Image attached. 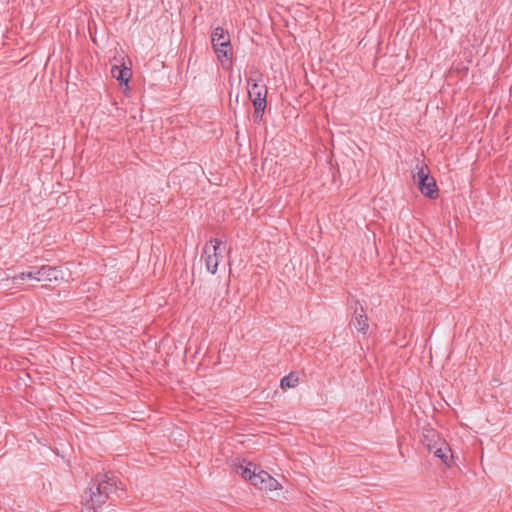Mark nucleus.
Returning <instances> with one entry per match:
<instances>
[{"instance_id":"1","label":"nucleus","mask_w":512,"mask_h":512,"mask_svg":"<svg viewBox=\"0 0 512 512\" xmlns=\"http://www.w3.org/2000/svg\"><path fill=\"white\" fill-rule=\"evenodd\" d=\"M235 471L259 491L272 493L283 489L276 478L252 462L242 461L235 466Z\"/></svg>"},{"instance_id":"2","label":"nucleus","mask_w":512,"mask_h":512,"mask_svg":"<svg viewBox=\"0 0 512 512\" xmlns=\"http://www.w3.org/2000/svg\"><path fill=\"white\" fill-rule=\"evenodd\" d=\"M116 490V483L107 476L99 481L90 484L82 496V512H96L109 498V495Z\"/></svg>"},{"instance_id":"3","label":"nucleus","mask_w":512,"mask_h":512,"mask_svg":"<svg viewBox=\"0 0 512 512\" xmlns=\"http://www.w3.org/2000/svg\"><path fill=\"white\" fill-rule=\"evenodd\" d=\"M423 443L429 452L439 458L444 465L447 467L452 466L453 455L451 448L446 440L443 439L436 431L427 430L423 435Z\"/></svg>"},{"instance_id":"4","label":"nucleus","mask_w":512,"mask_h":512,"mask_svg":"<svg viewBox=\"0 0 512 512\" xmlns=\"http://www.w3.org/2000/svg\"><path fill=\"white\" fill-rule=\"evenodd\" d=\"M211 42L222 66L224 68H229L231 66L232 56V46L229 33L223 28L217 27L212 32Z\"/></svg>"},{"instance_id":"5","label":"nucleus","mask_w":512,"mask_h":512,"mask_svg":"<svg viewBox=\"0 0 512 512\" xmlns=\"http://www.w3.org/2000/svg\"><path fill=\"white\" fill-rule=\"evenodd\" d=\"M224 251L225 245L219 239H212L204 246L203 257L206 268L211 274H215L217 272L218 265L223 257Z\"/></svg>"},{"instance_id":"6","label":"nucleus","mask_w":512,"mask_h":512,"mask_svg":"<svg viewBox=\"0 0 512 512\" xmlns=\"http://www.w3.org/2000/svg\"><path fill=\"white\" fill-rule=\"evenodd\" d=\"M413 181L425 197L430 199L438 197L436 181L430 176V171L426 165L418 167V171L413 175Z\"/></svg>"},{"instance_id":"7","label":"nucleus","mask_w":512,"mask_h":512,"mask_svg":"<svg viewBox=\"0 0 512 512\" xmlns=\"http://www.w3.org/2000/svg\"><path fill=\"white\" fill-rule=\"evenodd\" d=\"M248 95L255 108L254 118L261 119L266 107L267 88L259 84L257 79H250L248 82Z\"/></svg>"},{"instance_id":"8","label":"nucleus","mask_w":512,"mask_h":512,"mask_svg":"<svg viewBox=\"0 0 512 512\" xmlns=\"http://www.w3.org/2000/svg\"><path fill=\"white\" fill-rule=\"evenodd\" d=\"M126 55L120 53L118 56L114 57V61L116 62L111 67V75L117 81H119L120 85H124L126 90L129 89V81L132 78V70L131 67L126 64Z\"/></svg>"},{"instance_id":"9","label":"nucleus","mask_w":512,"mask_h":512,"mask_svg":"<svg viewBox=\"0 0 512 512\" xmlns=\"http://www.w3.org/2000/svg\"><path fill=\"white\" fill-rule=\"evenodd\" d=\"M40 276H42L44 282L60 284L69 281L70 272L68 269L64 270L61 267L42 265Z\"/></svg>"},{"instance_id":"10","label":"nucleus","mask_w":512,"mask_h":512,"mask_svg":"<svg viewBox=\"0 0 512 512\" xmlns=\"http://www.w3.org/2000/svg\"><path fill=\"white\" fill-rule=\"evenodd\" d=\"M42 271V266L40 267H33L30 271H24L21 272L13 277V280H20V281H26V280H33L37 282H44V279H42V276H40V273Z\"/></svg>"},{"instance_id":"11","label":"nucleus","mask_w":512,"mask_h":512,"mask_svg":"<svg viewBox=\"0 0 512 512\" xmlns=\"http://www.w3.org/2000/svg\"><path fill=\"white\" fill-rule=\"evenodd\" d=\"M351 325L360 333L366 334L369 323H368V317L364 313V310L361 309V312L356 314L354 319L351 321Z\"/></svg>"},{"instance_id":"12","label":"nucleus","mask_w":512,"mask_h":512,"mask_svg":"<svg viewBox=\"0 0 512 512\" xmlns=\"http://www.w3.org/2000/svg\"><path fill=\"white\" fill-rule=\"evenodd\" d=\"M299 383V377L295 373H290L289 375L282 378L280 382V387L283 390H286L287 388H294Z\"/></svg>"}]
</instances>
